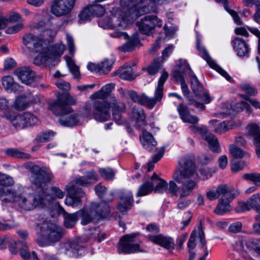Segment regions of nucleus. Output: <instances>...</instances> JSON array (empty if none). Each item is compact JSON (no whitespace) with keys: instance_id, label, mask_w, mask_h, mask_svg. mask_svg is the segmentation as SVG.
<instances>
[{"instance_id":"50","label":"nucleus","mask_w":260,"mask_h":260,"mask_svg":"<svg viewBox=\"0 0 260 260\" xmlns=\"http://www.w3.org/2000/svg\"><path fill=\"white\" fill-rule=\"evenodd\" d=\"M110 108H112V111H118L120 112H125V105L120 101H117L115 97H112V102H111Z\"/></svg>"},{"instance_id":"9","label":"nucleus","mask_w":260,"mask_h":260,"mask_svg":"<svg viewBox=\"0 0 260 260\" xmlns=\"http://www.w3.org/2000/svg\"><path fill=\"white\" fill-rule=\"evenodd\" d=\"M92 115L97 121L104 122L109 120L111 117L109 103L106 100H94Z\"/></svg>"},{"instance_id":"10","label":"nucleus","mask_w":260,"mask_h":260,"mask_svg":"<svg viewBox=\"0 0 260 260\" xmlns=\"http://www.w3.org/2000/svg\"><path fill=\"white\" fill-rule=\"evenodd\" d=\"M66 188L68 196L65 200V204L73 208L81 207L82 204L81 198L84 197V192L81 188L76 187L72 184L67 185Z\"/></svg>"},{"instance_id":"43","label":"nucleus","mask_w":260,"mask_h":260,"mask_svg":"<svg viewBox=\"0 0 260 260\" xmlns=\"http://www.w3.org/2000/svg\"><path fill=\"white\" fill-rule=\"evenodd\" d=\"M119 77L120 78L124 80H131L135 79L134 76L133 69L131 67H124L118 70Z\"/></svg>"},{"instance_id":"48","label":"nucleus","mask_w":260,"mask_h":260,"mask_svg":"<svg viewBox=\"0 0 260 260\" xmlns=\"http://www.w3.org/2000/svg\"><path fill=\"white\" fill-rule=\"evenodd\" d=\"M79 22L82 23L86 21L89 20L91 17H93V14L90 11L89 6L84 8L83 10L79 14Z\"/></svg>"},{"instance_id":"55","label":"nucleus","mask_w":260,"mask_h":260,"mask_svg":"<svg viewBox=\"0 0 260 260\" xmlns=\"http://www.w3.org/2000/svg\"><path fill=\"white\" fill-rule=\"evenodd\" d=\"M89 7L93 16H101L105 12V8L101 5L95 4L90 5Z\"/></svg>"},{"instance_id":"23","label":"nucleus","mask_w":260,"mask_h":260,"mask_svg":"<svg viewBox=\"0 0 260 260\" xmlns=\"http://www.w3.org/2000/svg\"><path fill=\"white\" fill-rule=\"evenodd\" d=\"M47 233L51 244L59 241L64 235V231L61 227L55 224H50L48 226Z\"/></svg>"},{"instance_id":"22","label":"nucleus","mask_w":260,"mask_h":260,"mask_svg":"<svg viewBox=\"0 0 260 260\" xmlns=\"http://www.w3.org/2000/svg\"><path fill=\"white\" fill-rule=\"evenodd\" d=\"M49 109L54 114L60 116L72 111V109L66 105L65 101L62 98H58L51 104Z\"/></svg>"},{"instance_id":"25","label":"nucleus","mask_w":260,"mask_h":260,"mask_svg":"<svg viewBox=\"0 0 260 260\" xmlns=\"http://www.w3.org/2000/svg\"><path fill=\"white\" fill-rule=\"evenodd\" d=\"M120 202L118 205V209L121 212L126 211L131 208L133 203V195L130 191L121 193L120 197Z\"/></svg>"},{"instance_id":"18","label":"nucleus","mask_w":260,"mask_h":260,"mask_svg":"<svg viewBox=\"0 0 260 260\" xmlns=\"http://www.w3.org/2000/svg\"><path fill=\"white\" fill-rule=\"evenodd\" d=\"M14 74L22 82V83L29 85L33 82L35 73L28 67H21L17 68Z\"/></svg>"},{"instance_id":"11","label":"nucleus","mask_w":260,"mask_h":260,"mask_svg":"<svg viewBox=\"0 0 260 260\" xmlns=\"http://www.w3.org/2000/svg\"><path fill=\"white\" fill-rule=\"evenodd\" d=\"M194 133L199 134L208 142L210 149L214 152L219 153L221 151L217 138L213 134L208 133L205 126H198L194 124L190 126Z\"/></svg>"},{"instance_id":"2","label":"nucleus","mask_w":260,"mask_h":260,"mask_svg":"<svg viewBox=\"0 0 260 260\" xmlns=\"http://www.w3.org/2000/svg\"><path fill=\"white\" fill-rule=\"evenodd\" d=\"M111 17H105L99 19V26L104 29H113L117 26L126 27L132 23L139 16V12L134 11L130 15L123 16L120 11L113 8L111 10Z\"/></svg>"},{"instance_id":"59","label":"nucleus","mask_w":260,"mask_h":260,"mask_svg":"<svg viewBox=\"0 0 260 260\" xmlns=\"http://www.w3.org/2000/svg\"><path fill=\"white\" fill-rule=\"evenodd\" d=\"M26 127L28 126H34L38 124L40 121L38 118L30 113H26Z\"/></svg>"},{"instance_id":"36","label":"nucleus","mask_w":260,"mask_h":260,"mask_svg":"<svg viewBox=\"0 0 260 260\" xmlns=\"http://www.w3.org/2000/svg\"><path fill=\"white\" fill-rule=\"evenodd\" d=\"M64 247L67 250L72 251L76 256L81 255L84 252L83 247L75 241L66 242Z\"/></svg>"},{"instance_id":"31","label":"nucleus","mask_w":260,"mask_h":260,"mask_svg":"<svg viewBox=\"0 0 260 260\" xmlns=\"http://www.w3.org/2000/svg\"><path fill=\"white\" fill-rule=\"evenodd\" d=\"M143 139L141 141L144 148L149 151L156 150L157 142L152 135L147 131H143Z\"/></svg>"},{"instance_id":"5","label":"nucleus","mask_w":260,"mask_h":260,"mask_svg":"<svg viewBox=\"0 0 260 260\" xmlns=\"http://www.w3.org/2000/svg\"><path fill=\"white\" fill-rule=\"evenodd\" d=\"M178 169L173 175V179L180 181L184 179H190L196 173V166L189 157H183L178 162Z\"/></svg>"},{"instance_id":"3","label":"nucleus","mask_w":260,"mask_h":260,"mask_svg":"<svg viewBox=\"0 0 260 260\" xmlns=\"http://www.w3.org/2000/svg\"><path fill=\"white\" fill-rule=\"evenodd\" d=\"M144 2L145 5L141 6L140 4L135 5L133 0H120L121 8L115 9L120 11L123 16L130 15L134 11H137L139 12L138 17L145 13L154 12L156 10V4L155 0H145Z\"/></svg>"},{"instance_id":"32","label":"nucleus","mask_w":260,"mask_h":260,"mask_svg":"<svg viewBox=\"0 0 260 260\" xmlns=\"http://www.w3.org/2000/svg\"><path fill=\"white\" fill-rule=\"evenodd\" d=\"M153 241L156 244L169 249H173L175 246L173 240L171 237H167L159 235L154 237Z\"/></svg>"},{"instance_id":"52","label":"nucleus","mask_w":260,"mask_h":260,"mask_svg":"<svg viewBox=\"0 0 260 260\" xmlns=\"http://www.w3.org/2000/svg\"><path fill=\"white\" fill-rule=\"evenodd\" d=\"M160 62L158 59H156L153 60V61L149 65L148 67L146 68H143V70H146L147 71L148 74L150 75H153L156 74L158 70L160 69Z\"/></svg>"},{"instance_id":"45","label":"nucleus","mask_w":260,"mask_h":260,"mask_svg":"<svg viewBox=\"0 0 260 260\" xmlns=\"http://www.w3.org/2000/svg\"><path fill=\"white\" fill-rule=\"evenodd\" d=\"M245 244L248 249L253 250L260 255V238L256 239H247Z\"/></svg>"},{"instance_id":"30","label":"nucleus","mask_w":260,"mask_h":260,"mask_svg":"<svg viewBox=\"0 0 260 260\" xmlns=\"http://www.w3.org/2000/svg\"><path fill=\"white\" fill-rule=\"evenodd\" d=\"M151 181L154 184H156L153 190L155 192H164L168 191L169 193V183L158 177L155 173H154L151 178Z\"/></svg>"},{"instance_id":"39","label":"nucleus","mask_w":260,"mask_h":260,"mask_svg":"<svg viewBox=\"0 0 260 260\" xmlns=\"http://www.w3.org/2000/svg\"><path fill=\"white\" fill-rule=\"evenodd\" d=\"M217 122V120L215 119L212 120L210 121V123L213 125L214 131L215 133L222 134L226 132L229 129L233 128L231 125H228L225 121L215 124V123Z\"/></svg>"},{"instance_id":"63","label":"nucleus","mask_w":260,"mask_h":260,"mask_svg":"<svg viewBox=\"0 0 260 260\" xmlns=\"http://www.w3.org/2000/svg\"><path fill=\"white\" fill-rule=\"evenodd\" d=\"M6 18V24L8 22H15L21 20L22 18L21 15L17 12H10Z\"/></svg>"},{"instance_id":"60","label":"nucleus","mask_w":260,"mask_h":260,"mask_svg":"<svg viewBox=\"0 0 260 260\" xmlns=\"http://www.w3.org/2000/svg\"><path fill=\"white\" fill-rule=\"evenodd\" d=\"M51 192L52 193V196L50 194H49L50 196H51V197L52 198V199H51V200H50L49 202V203L50 202H51V201L55 200V198H58L59 199H61L63 198L64 193L58 187H57L55 186H53L51 187Z\"/></svg>"},{"instance_id":"61","label":"nucleus","mask_w":260,"mask_h":260,"mask_svg":"<svg viewBox=\"0 0 260 260\" xmlns=\"http://www.w3.org/2000/svg\"><path fill=\"white\" fill-rule=\"evenodd\" d=\"M56 32L55 31L51 29H47L44 27L42 32H41L40 36L42 37V39L44 41V40H49L52 39L55 37Z\"/></svg>"},{"instance_id":"14","label":"nucleus","mask_w":260,"mask_h":260,"mask_svg":"<svg viewBox=\"0 0 260 260\" xmlns=\"http://www.w3.org/2000/svg\"><path fill=\"white\" fill-rule=\"evenodd\" d=\"M76 0H55L51 6V13L57 17L69 14L73 9Z\"/></svg>"},{"instance_id":"19","label":"nucleus","mask_w":260,"mask_h":260,"mask_svg":"<svg viewBox=\"0 0 260 260\" xmlns=\"http://www.w3.org/2000/svg\"><path fill=\"white\" fill-rule=\"evenodd\" d=\"M3 117L9 121L16 129L26 127V113L15 115L10 112L4 113Z\"/></svg>"},{"instance_id":"37","label":"nucleus","mask_w":260,"mask_h":260,"mask_svg":"<svg viewBox=\"0 0 260 260\" xmlns=\"http://www.w3.org/2000/svg\"><path fill=\"white\" fill-rule=\"evenodd\" d=\"M132 115L138 126H141L144 123L145 115L143 109L136 107H134L132 110Z\"/></svg>"},{"instance_id":"12","label":"nucleus","mask_w":260,"mask_h":260,"mask_svg":"<svg viewBox=\"0 0 260 260\" xmlns=\"http://www.w3.org/2000/svg\"><path fill=\"white\" fill-rule=\"evenodd\" d=\"M137 235V234L135 233L123 236L119 242V253L123 252L127 254L142 251L140 249L139 245L138 244L134 243L135 242V238Z\"/></svg>"},{"instance_id":"58","label":"nucleus","mask_w":260,"mask_h":260,"mask_svg":"<svg viewBox=\"0 0 260 260\" xmlns=\"http://www.w3.org/2000/svg\"><path fill=\"white\" fill-rule=\"evenodd\" d=\"M227 2L223 3L224 4V7L225 10L228 12L232 16L235 22L238 25H242L243 22L237 13L234 10H231L228 6Z\"/></svg>"},{"instance_id":"42","label":"nucleus","mask_w":260,"mask_h":260,"mask_svg":"<svg viewBox=\"0 0 260 260\" xmlns=\"http://www.w3.org/2000/svg\"><path fill=\"white\" fill-rule=\"evenodd\" d=\"M154 183L151 181H147L142 184L137 192V196L141 197L147 195L153 190Z\"/></svg>"},{"instance_id":"29","label":"nucleus","mask_w":260,"mask_h":260,"mask_svg":"<svg viewBox=\"0 0 260 260\" xmlns=\"http://www.w3.org/2000/svg\"><path fill=\"white\" fill-rule=\"evenodd\" d=\"M235 50L240 57L246 56L249 53V48L245 42L240 38H236L233 41Z\"/></svg>"},{"instance_id":"26","label":"nucleus","mask_w":260,"mask_h":260,"mask_svg":"<svg viewBox=\"0 0 260 260\" xmlns=\"http://www.w3.org/2000/svg\"><path fill=\"white\" fill-rule=\"evenodd\" d=\"M231 189L226 184H221L217 186L215 190H210L206 192L207 198L210 201L218 199L220 196L226 197Z\"/></svg>"},{"instance_id":"51","label":"nucleus","mask_w":260,"mask_h":260,"mask_svg":"<svg viewBox=\"0 0 260 260\" xmlns=\"http://www.w3.org/2000/svg\"><path fill=\"white\" fill-rule=\"evenodd\" d=\"M229 150L232 155L235 158H242L247 154L245 151L234 144L230 146Z\"/></svg>"},{"instance_id":"24","label":"nucleus","mask_w":260,"mask_h":260,"mask_svg":"<svg viewBox=\"0 0 260 260\" xmlns=\"http://www.w3.org/2000/svg\"><path fill=\"white\" fill-rule=\"evenodd\" d=\"M115 84L110 83L103 86L101 90L94 92L90 96V99L94 100H105L111 95V93L114 89Z\"/></svg>"},{"instance_id":"33","label":"nucleus","mask_w":260,"mask_h":260,"mask_svg":"<svg viewBox=\"0 0 260 260\" xmlns=\"http://www.w3.org/2000/svg\"><path fill=\"white\" fill-rule=\"evenodd\" d=\"M247 135L254 138V144L256 146H260V131L256 124L251 123L247 126Z\"/></svg>"},{"instance_id":"15","label":"nucleus","mask_w":260,"mask_h":260,"mask_svg":"<svg viewBox=\"0 0 260 260\" xmlns=\"http://www.w3.org/2000/svg\"><path fill=\"white\" fill-rule=\"evenodd\" d=\"M197 47L198 50L200 51V54L204 58L205 60H206L210 67L217 71L229 81H231L232 80V78L229 75V74L221 68H220V67L214 62L210 57L207 50L204 47L200 46V42L198 37H197Z\"/></svg>"},{"instance_id":"4","label":"nucleus","mask_w":260,"mask_h":260,"mask_svg":"<svg viewBox=\"0 0 260 260\" xmlns=\"http://www.w3.org/2000/svg\"><path fill=\"white\" fill-rule=\"evenodd\" d=\"M180 181L171 180L169 181V193L172 197L177 196L180 189L179 198L182 199L188 196L193 190L197 186L196 181L190 179H184Z\"/></svg>"},{"instance_id":"56","label":"nucleus","mask_w":260,"mask_h":260,"mask_svg":"<svg viewBox=\"0 0 260 260\" xmlns=\"http://www.w3.org/2000/svg\"><path fill=\"white\" fill-rule=\"evenodd\" d=\"M243 177L246 180L252 181L255 185L260 186V174L256 173L245 174Z\"/></svg>"},{"instance_id":"46","label":"nucleus","mask_w":260,"mask_h":260,"mask_svg":"<svg viewBox=\"0 0 260 260\" xmlns=\"http://www.w3.org/2000/svg\"><path fill=\"white\" fill-rule=\"evenodd\" d=\"M7 155L21 159H29L30 157L29 154L21 152L15 148H9L5 151Z\"/></svg>"},{"instance_id":"8","label":"nucleus","mask_w":260,"mask_h":260,"mask_svg":"<svg viewBox=\"0 0 260 260\" xmlns=\"http://www.w3.org/2000/svg\"><path fill=\"white\" fill-rule=\"evenodd\" d=\"M136 25L141 33L150 36L154 32L155 26L160 27L162 23L161 20L156 16L148 15L137 21Z\"/></svg>"},{"instance_id":"35","label":"nucleus","mask_w":260,"mask_h":260,"mask_svg":"<svg viewBox=\"0 0 260 260\" xmlns=\"http://www.w3.org/2000/svg\"><path fill=\"white\" fill-rule=\"evenodd\" d=\"M169 74L166 72H164L158 81L157 87L155 91V96L156 100L160 101L163 96V86L164 84L168 78Z\"/></svg>"},{"instance_id":"38","label":"nucleus","mask_w":260,"mask_h":260,"mask_svg":"<svg viewBox=\"0 0 260 260\" xmlns=\"http://www.w3.org/2000/svg\"><path fill=\"white\" fill-rule=\"evenodd\" d=\"M139 42V38L137 36H134L133 38L129 39L128 41L122 46L119 47V49L123 52L132 51Z\"/></svg>"},{"instance_id":"6","label":"nucleus","mask_w":260,"mask_h":260,"mask_svg":"<svg viewBox=\"0 0 260 260\" xmlns=\"http://www.w3.org/2000/svg\"><path fill=\"white\" fill-rule=\"evenodd\" d=\"M22 40L23 43L28 49L33 52L39 53L38 56L35 59V63H36V61L38 58L41 59L42 54L46 50V43L42 39L31 33L24 35Z\"/></svg>"},{"instance_id":"13","label":"nucleus","mask_w":260,"mask_h":260,"mask_svg":"<svg viewBox=\"0 0 260 260\" xmlns=\"http://www.w3.org/2000/svg\"><path fill=\"white\" fill-rule=\"evenodd\" d=\"M240 194V191L236 188H232L229 194L226 197H221L219 200V202L214 209L215 214L222 215L231 210L230 203Z\"/></svg>"},{"instance_id":"57","label":"nucleus","mask_w":260,"mask_h":260,"mask_svg":"<svg viewBox=\"0 0 260 260\" xmlns=\"http://www.w3.org/2000/svg\"><path fill=\"white\" fill-rule=\"evenodd\" d=\"M113 62L106 59L99 65V71L104 74H107L111 69Z\"/></svg>"},{"instance_id":"62","label":"nucleus","mask_w":260,"mask_h":260,"mask_svg":"<svg viewBox=\"0 0 260 260\" xmlns=\"http://www.w3.org/2000/svg\"><path fill=\"white\" fill-rule=\"evenodd\" d=\"M89 184H90V182L85 176H83L77 178L69 184H72L76 186V187H79V186H86Z\"/></svg>"},{"instance_id":"44","label":"nucleus","mask_w":260,"mask_h":260,"mask_svg":"<svg viewBox=\"0 0 260 260\" xmlns=\"http://www.w3.org/2000/svg\"><path fill=\"white\" fill-rule=\"evenodd\" d=\"M64 218V225L67 228H72L78 220L77 212L73 214H66Z\"/></svg>"},{"instance_id":"16","label":"nucleus","mask_w":260,"mask_h":260,"mask_svg":"<svg viewBox=\"0 0 260 260\" xmlns=\"http://www.w3.org/2000/svg\"><path fill=\"white\" fill-rule=\"evenodd\" d=\"M128 94L134 102L146 106L149 109H152L156 103L159 102L156 100L155 96L153 98H151L144 93L139 95L137 92L133 90L128 91Z\"/></svg>"},{"instance_id":"28","label":"nucleus","mask_w":260,"mask_h":260,"mask_svg":"<svg viewBox=\"0 0 260 260\" xmlns=\"http://www.w3.org/2000/svg\"><path fill=\"white\" fill-rule=\"evenodd\" d=\"M69 113H66L59 118L58 121L61 125L66 126H73L80 123V118L78 115L69 114Z\"/></svg>"},{"instance_id":"34","label":"nucleus","mask_w":260,"mask_h":260,"mask_svg":"<svg viewBox=\"0 0 260 260\" xmlns=\"http://www.w3.org/2000/svg\"><path fill=\"white\" fill-rule=\"evenodd\" d=\"M104 205H106L107 207V211L106 212L102 213V215L100 216H96V218L97 220L100 219L101 218H103L107 216L109 213H110V208L108 204L105 202H101L100 203H92L90 209L94 213L95 212H102L104 211L105 208H104Z\"/></svg>"},{"instance_id":"21","label":"nucleus","mask_w":260,"mask_h":260,"mask_svg":"<svg viewBox=\"0 0 260 260\" xmlns=\"http://www.w3.org/2000/svg\"><path fill=\"white\" fill-rule=\"evenodd\" d=\"M40 101L41 97L40 95L31 93L17 99L15 105L18 109L23 110L29 106V103H38Z\"/></svg>"},{"instance_id":"17","label":"nucleus","mask_w":260,"mask_h":260,"mask_svg":"<svg viewBox=\"0 0 260 260\" xmlns=\"http://www.w3.org/2000/svg\"><path fill=\"white\" fill-rule=\"evenodd\" d=\"M46 50L44 53L42 54L41 58V63H43L49 59L54 60L60 56L65 49V46L62 44H56L54 45L50 50L46 44Z\"/></svg>"},{"instance_id":"40","label":"nucleus","mask_w":260,"mask_h":260,"mask_svg":"<svg viewBox=\"0 0 260 260\" xmlns=\"http://www.w3.org/2000/svg\"><path fill=\"white\" fill-rule=\"evenodd\" d=\"M181 61H186L183 59H180L179 63L178 64L177 66L179 68V70H176L174 71L173 76L176 81L181 82L182 81L185 80L184 78V74H186L188 75V71H187L186 69L182 66V67H180L182 66Z\"/></svg>"},{"instance_id":"47","label":"nucleus","mask_w":260,"mask_h":260,"mask_svg":"<svg viewBox=\"0 0 260 260\" xmlns=\"http://www.w3.org/2000/svg\"><path fill=\"white\" fill-rule=\"evenodd\" d=\"M55 132L52 131L43 132L40 133L35 140L39 143H43L51 140L55 136Z\"/></svg>"},{"instance_id":"64","label":"nucleus","mask_w":260,"mask_h":260,"mask_svg":"<svg viewBox=\"0 0 260 260\" xmlns=\"http://www.w3.org/2000/svg\"><path fill=\"white\" fill-rule=\"evenodd\" d=\"M93 111V102H87L83 107V115L87 118L91 117V112Z\"/></svg>"},{"instance_id":"20","label":"nucleus","mask_w":260,"mask_h":260,"mask_svg":"<svg viewBox=\"0 0 260 260\" xmlns=\"http://www.w3.org/2000/svg\"><path fill=\"white\" fill-rule=\"evenodd\" d=\"M104 211L102 212H95L93 213L91 209L89 211H85L83 209L79 210L77 212L78 216H81V223L83 225H86L90 222H93L94 220H97L96 216H100L102 215V213L106 212L107 211V207L106 205H104Z\"/></svg>"},{"instance_id":"7","label":"nucleus","mask_w":260,"mask_h":260,"mask_svg":"<svg viewBox=\"0 0 260 260\" xmlns=\"http://www.w3.org/2000/svg\"><path fill=\"white\" fill-rule=\"evenodd\" d=\"M182 66H184L188 71V75L190 78L191 88L193 92L199 99L204 101L205 103L208 104L211 101V98L208 93L203 91V87L200 82L196 76L193 74L189 64L186 61H181ZM182 67V66H180Z\"/></svg>"},{"instance_id":"54","label":"nucleus","mask_w":260,"mask_h":260,"mask_svg":"<svg viewBox=\"0 0 260 260\" xmlns=\"http://www.w3.org/2000/svg\"><path fill=\"white\" fill-rule=\"evenodd\" d=\"M240 88L250 96H255L257 93V90L250 84L243 83L240 85Z\"/></svg>"},{"instance_id":"41","label":"nucleus","mask_w":260,"mask_h":260,"mask_svg":"<svg viewBox=\"0 0 260 260\" xmlns=\"http://www.w3.org/2000/svg\"><path fill=\"white\" fill-rule=\"evenodd\" d=\"M67 63L71 74L74 76L75 79L79 80L80 73L79 68L76 64L75 61L70 57H67Z\"/></svg>"},{"instance_id":"27","label":"nucleus","mask_w":260,"mask_h":260,"mask_svg":"<svg viewBox=\"0 0 260 260\" xmlns=\"http://www.w3.org/2000/svg\"><path fill=\"white\" fill-rule=\"evenodd\" d=\"M2 83L4 89L9 92H15L22 90V87L10 75L3 77L2 78Z\"/></svg>"},{"instance_id":"1","label":"nucleus","mask_w":260,"mask_h":260,"mask_svg":"<svg viewBox=\"0 0 260 260\" xmlns=\"http://www.w3.org/2000/svg\"><path fill=\"white\" fill-rule=\"evenodd\" d=\"M26 169L30 171V181L36 188L35 191L26 197L22 196L15 188L7 187L12 185V178L0 174V198L5 202H16L18 207L24 210L30 211L37 207H43L52 199L47 193L48 183L53 178L52 174L45 167L29 162L25 164Z\"/></svg>"},{"instance_id":"49","label":"nucleus","mask_w":260,"mask_h":260,"mask_svg":"<svg viewBox=\"0 0 260 260\" xmlns=\"http://www.w3.org/2000/svg\"><path fill=\"white\" fill-rule=\"evenodd\" d=\"M258 201H259V194H254L247 200L250 209H253L257 212L260 210V205L258 204Z\"/></svg>"},{"instance_id":"53","label":"nucleus","mask_w":260,"mask_h":260,"mask_svg":"<svg viewBox=\"0 0 260 260\" xmlns=\"http://www.w3.org/2000/svg\"><path fill=\"white\" fill-rule=\"evenodd\" d=\"M99 172L101 177L106 180H113L115 176L114 171L110 168H100L99 170Z\"/></svg>"}]
</instances>
